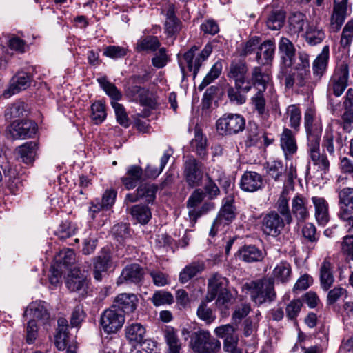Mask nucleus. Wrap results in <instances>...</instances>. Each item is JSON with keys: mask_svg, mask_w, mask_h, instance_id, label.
Segmentation results:
<instances>
[{"mask_svg": "<svg viewBox=\"0 0 353 353\" xmlns=\"http://www.w3.org/2000/svg\"><path fill=\"white\" fill-rule=\"evenodd\" d=\"M157 188L154 184L144 183L137 188V194L140 199H145V202L153 203L156 198Z\"/></svg>", "mask_w": 353, "mask_h": 353, "instance_id": "603ef678", "label": "nucleus"}, {"mask_svg": "<svg viewBox=\"0 0 353 353\" xmlns=\"http://www.w3.org/2000/svg\"><path fill=\"white\" fill-rule=\"evenodd\" d=\"M305 16L301 12L293 13L289 18L290 30L292 34H298L303 30Z\"/></svg>", "mask_w": 353, "mask_h": 353, "instance_id": "864d4df0", "label": "nucleus"}, {"mask_svg": "<svg viewBox=\"0 0 353 353\" xmlns=\"http://www.w3.org/2000/svg\"><path fill=\"white\" fill-rule=\"evenodd\" d=\"M101 88L105 91L111 99L118 101L121 99L122 94L117 88L114 84L110 82L106 77H100L97 79Z\"/></svg>", "mask_w": 353, "mask_h": 353, "instance_id": "8fccbe9b", "label": "nucleus"}, {"mask_svg": "<svg viewBox=\"0 0 353 353\" xmlns=\"http://www.w3.org/2000/svg\"><path fill=\"white\" fill-rule=\"evenodd\" d=\"M137 303L138 299L134 294L121 293L115 297L112 306L123 314H128L137 309Z\"/></svg>", "mask_w": 353, "mask_h": 353, "instance_id": "6ab92c4d", "label": "nucleus"}, {"mask_svg": "<svg viewBox=\"0 0 353 353\" xmlns=\"http://www.w3.org/2000/svg\"><path fill=\"white\" fill-rule=\"evenodd\" d=\"M152 301L156 306L170 304L173 301V296L170 292L158 291L153 294Z\"/></svg>", "mask_w": 353, "mask_h": 353, "instance_id": "0e129e2a", "label": "nucleus"}, {"mask_svg": "<svg viewBox=\"0 0 353 353\" xmlns=\"http://www.w3.org/2000/svg\"><path fill=\"white\" fill-rule=\"evenodd\" d=\"M310 64L309 55L303 51L298 53V62L290 68V72L294 74L295 83L299 87L309 85L310 79Z\"/></svg>", "mask_w": 353, "mask_h": 353, "instance_id": "0eeeda50", "label": "nucleus"}, {"mask_svg": "<svg viewBox=\"0 0 353 353\" xmlns=\"http://www.w3.org/2000/svg\"><path fill=\"white\" fill-rule=\"evenodd\" d=\"M169 61V57L167 54L166 48H159V51L155 53L152 59V65L157 68H163Z\"/></svg>", "mask_w": 353, "mask_h": 353, "instance_id": "e2e57ef3", "label": "nucleus"}, {"mask_svg": "<svg viewBox=\"0 0 353 353\" xmlns=\"http://www.w3.org/2000/svg\"><path fill=\"white\" fill-rule=\"evenodd\" d=\"M112 265L110 252L103 250L94 261V278L97 281L102 279V272H107Z\"/></svg>", "mask_w": 353, "mask_h": 353, "instance_id": "393cba45", "label": "nucleus"}, {"mask_svg": "<svg viewBox=\"0 0 353 353\" xmlns=\"http://www.w3.org/2000/svg\"><path fill=\"white\" fill-rule=\"evenodd\" d=\"M243 288L248 291L251 299L256 305L271 302L276 298L274 281L271 278H263L245 283Z\"/></svg>", "mask_w": 353, "mask_h": 353, "instance_id": "f03ea898", "label": "nucleus"}, {"mask_svg": "<svg viewBox=\"0 0 353 353\" xmlns=\"http://www.w3.org/2000/svg\"><path fill=\"white\" fill-rule=\"evenodd\" d=\"M125 323V316L111 306L105 310L101 315L100 325L107 334L116 333Z\"/></svg>", "mask_w": 353, "mask_h": 353, "instance_id": "1a4fd4ad", "label": "nucleus"}, {"mask_svg": "<svg viewBox=\"0 0 353 353\" xmlns=\"http://www.w3.org/2000/svg\"><path fill=\"white\" fill-rule=\"evenodd\" d=\"M232 199H227L214 220L210 231V235L214 236L217 230L222 226L230 224L235 218L234 207Z\"/></svg>", "mask_w": 353, "mask_h": 353, "instance_id": "2eb2a0df", "label": "nucleus"}, {"mask_svg": "<svg viewBox=\"0 0 353 353\" xmlns=\"http://www.w3.org/2000/svg\"><path fill=\"white\" fill-rule=\"evenodd\" d=\"M196 314L198 317L205 322L206 324H210L212 323L216 316L211 308H210L207 304L202 302L198 307Z\"/></svg>", "mask_w": 353, "mask_h": 353, "instance_id": "bf43d9fd", "label": "nucleus"}, {"mask_svg": "<svg viewBox=\"0 0 353 353\" xmlns=\"http://www.w3.org/2000/svg\"><path fill=\"white\" fill-rule=\"evenodd\" d=\"M263 138L266 145H269L270 142H268L267 137L263 131L259 129L256 123H249L247 134V143L248 145H256L261 139Z\"/></svg>", "mask_w": 353, "mask_h": 353, "instance_id": "de8ad7c7", "label": "nucleus"}, {"mask_svg": "<svg viewBox=\"0 0 353 353\" xmlns=\"http://www.w3.org/2000/svg\"><path fill=\"white\" fill-rule=\"evenodd\" d=\"M18 157L26 163L31 164L35 159L37 144L34 141L26 142L17 148Z\"/></svg>", "mask_w": 353, "mask_h": 353, "instance_id": "c9c22d12", "label": "nucleus"}, {"mask_svg": "<svg viewBox=\"0 0 353 353\" xmlns=\"http://www.w3.org/2000/svg\"><path fill=\"white\" fill-rule=\"evenodd\" d=\"M191 148L201 159H205L207 156V139L199 130L195 132Z\"/></svg>", "mask_w": 353, "mask_h": 353, "instance_id": "37998d69", "label": "nucleus"}, {"mask_svg": "<svg viewBox=\"0 0 353 353\" xmlns=\"http://www.w3.org/2000/svg\"><path fill=\"white\" fill-rule=\"evenodd\" d=\"M176 8L172 3H170L166 10L165 21V31L168 36H174L177 34L181 28V23L175 15Z\"/></svg>", "mask_w": 353, "mask_h": 353, "instance_id": "7c9ffc66", "label": "nucleus"}, {"mask_svg": "<svg viewBox=\"0 0 353 353\" xmlns=\"http://www.w3.org/2000/svg\"><path fill=\"white\" fill-rule=\"evenodd\" d=\"M286 168L281 161H273L268 165V174L275 181L281 180V176L285 174Z\"/></svg>", "mask_w": 353, "mask_h": 353, "instance_id": "6e6d98bb", "label": "nucleus"}, {"mask_svg": "<svg viewBox=\"0 0 353 353\" xmlns=\"http://www.w3.org/2000/svg\"><path fill=\"white\" fill-rule=\"evenodd\" d=\"M340 203L353 210V188H345L339 193Z\"/></svg>", "mask_w": 353, "mask_h": 353, "instance_id": "774afa93", "label": "nucleus"}, {"mask_svg": "<svg viewBox=\"0 0 353 353\" xmlns=\"http://www.w3.org/2000/svg\"><path fill=\"white\" fill-rule=\"evenodd\" d=\"M353 39V21L350 20L347 22L343 28L341 38V45L345 48L351 43Z\"/></svg>", "mask_w": 353, "mask_h": 353, "instance_id": "69168bd1", "label": "nucleus"}, {"mask_svg": "<svg viewBox=\"0 0 353 353\" xmlns=\"http://www.w3.org/2000/svg\"><path fill=\"white\" fill-rule=\"evenodd\" d=\"M307 152L310 160L313 162L314 165L317 166L319 170L324 174L329 170L330 162L327 157L320 152V139L319 133L309 135Z\"/></svg>", "mask_w": 353, "mask_h": 353, "instance_id": "6e6552de", "label": "nucleus"}, {"mask_svg": "<svg viewBox=\"0 0 353 353\" xmlns=\"http://www.w3.org/2000/svg\"><path fill=\"white\" fill-rule=\"evenodd\" d=\"M214 205L213 203L208 202L204 203L199 209H192L188 211L190 220L192 223H195L198 218L203 214L207 213L211 210L214 209Z\"/></svg>", "mask_w": 353, "mask_h": 353, "instance_id": "680f3d73", "label": "nucleus"}, {"mask_svg": "<svg viewBox=\"0 0 353 353\" xmlns=\"http://www.w3.org/2000/svg\"><path fill=\"white\" fill-rule=\"evenodd\" d=\"M164 339L168 346V353H180L181 345L173 327H168L165 330Z\"/></svg>", "mask_w": 353, "mask_h": 353, "instance_id": "79ce46f5", "label": "nucleus"}, {"mask_svg": "<svg viewBox=\"0 0 353 353\" xmlns=\"http://www.w3.org/2000/svg\"><path fill=\"white\" fill-rule=\"evenodd\" d=\"M204 165L193 156H188L183 163V176L187 184L194 188L201 185Z\"/></svg>", "mask_w": 353, "mask_h": 353, "instance_id": "423d86ee", "label": "nucleus"}, {"mask_svg": "<svg viewBox=\"0 0 353 353\" xmlns=\"http://www.w3.org/2000/svg\"><path fill=\"white\" fill-rule=\"evenodd\" d=\"M347 0H334L330 24L331 32H336L341 29L347 15Z\"/></svg>", "mask_w": 353, "mask_h": 353, "instance_id": "aec40b11", "label": "nucleus"}, {"mask_svg": "<svg viewBox=\"0 0 353 353\" xmlns=\"http://www.w3.org/2000/svg\"><path fill=\"white\" fill-rule=\"evenodd\" d=\"M161 46V42L157 37L147 36L141 38L137 43V50L139 52L141 51H150L154 52Z\"/></svg>", "mask_w": 353, "mask_h": 353, "instance_id": "49530a36", "label": "nucleus"}, {"mask_svg": "<svg viewBox=\"0 0 353 353\" xmlns=\"http://www.w3.org/2000/svg\"><path fill=\"white\" fill-rule=\"evenodd\" d=\"M212 51V46L210 43L206 44L200 52H199L198 46H192L179 59L182 72H184V68L186 66L188 70L192 72L193 77L195 78L203 62L208 59Z\"/></svg>", "mask_w": 353, "mask_h": 353, "instance_id": "7ed1b4c3", "label": "nucleus"}, {"mask_svg": "<svg viewBox=\"0 0 353 353\" xmlns=\"http://www.w3.org/2000/svg\"><path fill=\"white\" fill-rule=\"evenodd\" d=\"M348 77V64L345 61H341L330 81L329 90L336 97L341 96L347 85Z\"/></svg>", "mask_w": 353, "mask_h": 353, "instance_id": "9d476101", "label": "nucleus"}, {"mask_svg": "<svg viewBox=\"0 0 353 353\" xmlns=\"http://www.w3.org/2000/svg\"><path fill=\"white\" fill-rule=\"evenodd\" d=\"M325 37V34L317 22L308 23L305 32L306 42L310 46L321 43Z\"/></svg>", "mask_w": 353, "mask_h": 353, "instance_id": "2f4dec72", "label": "nucleus"}, {"mask_svg": "<svg viewBox=\"0 0 353 353\" xmlns=\"http://www.w3.org/2000/svg\"><path fill=\"white\" fill-rule=\"evenodd\" d=\"M26 105L23 101H17L6 111L7 119L21 117L26 114Z\"/></svg>", "mask_w": 353, "mask_h": 353, "instance_id": "4d7b16f0", "label": "nucleus"}, {"mask_svg": "<svg viewBox=\"0 0 353 353\" xmlns=\"http://www.w3.org/2000/svg\"><path fill=\"white\" fill-rule=\"evenodd\" d=\"M8 134L13 139H26L36 134L37 124L32 121H14L8 128Z\"/></svg>", "mask_w": 353, "mask_h": 353, "instance_id": "4468645a", "label": "nucleus"}, {"mask_svg": "<svg viewBox=\"0 0 353 353\" xmlns=\"http://www.w3.org/2000/svg\"><path fill=\"white\" fill-rule=\"evenodd\" d=\"M144 276L143 269L137 263L128 265L122 270L117 280L118 284L130 282L135 284L140 283Z\"/></svg>", "mask_w": 353, "mask_h": 353, "instance_id": "412c9836", "label": "nucleus"}, {"mask_svg": "<svg viewBox=\"0 0 353 353\" xmlns=\"http://www.w3.org/2000/svg\"><path fill=\"white\" fill-rule=\"evenodd\" d=\"M275 50L276 45L274 40L264 41L258 48L256 52V59L258 63L261 65L271 63L274 57Z\"/></svg>", "mask_w": 353, "mask_h": 353, "instance_id": "5701e85b", "label": "nucleus"}, {"mask_svg": "<svg viewBox=\"0 0 353 353\" xmlns=\"http://www.w3.org/2000/svg\"><path fill=\"white\" fill-rule=\"evenodd\" d=\"M130 212L132 217L142 225L148 223L152 217L151 210L146 205H133L130 208Z\"/></svg>", "mask_w": 353, "mask_h": 353, "instance_id": "c03bdc74", "label": "nucleus"}, {"mask_svg": "<svg viewBox=\"0 0 353 353\" xmlns=\"http://www.w3.org/2000/svg\"><path fill=\"white\" fill-rule=\"evenodd\" d=\"M88 284L87 274L79 268L71 270L65 280V285L68 290L79 293L82 297L87 294Z\"/></svg>", "mask_w": 353, "mask_h": 353, "instance_id": "f8f14e48", "label": "nucleus"}, {"mask_svg": "<svg viewBox=\"0 0 353 353\" xmlns=\"http://www.w3.org/2000/svg\"><path fill=\"white\" fill-rule=\"evenodd\" d=\"M285 222L284 217L282 218L276 211H271L264 215L261 228L264 234L275 237L281 234Z\"/></svg>", "mask_w": 353, "mask_h": 353, "instance_id": "ddd939ff", "label": "nucleus"}, {"mask_svg": "<svg viewBox=\"0 0 353 353\" xmlns=\"http://www.w3.org/2000/svg\"><path fill=\"white\" fill-rule=\"evenodd\" d=\"M220 345V342L212 338L208 331L199 330L192 333L190 346L196 353H214Z\"/></svg>", "mask_w": 353, "mask_h": 353, "instance_id": "20e7f679", "label": "nucleus"}, {"mask_svg": "<svg viewBox=\"0 0 353 353\" xmlns=\"http://www.w3.org/2000/svg\"><path fill=\"white\" fill-rule=\"evenodd\" d=\"M248 67L243 61L231 63L228 77L233 81L237 88H243L245 92H250L252 85L248 78Z\"/></svg>", "mask_w": 353, "mask_h": 353, "instance_id": "9b49d317", "label": "nucleus"}, {"mask_svg": "<svg viewBox=\"0 0 353 353\" xmlns=\"http://www.w3.org/2000/svg\"><path fill=\"white\" fill-rule=\"evenodd\" d=\"M106 115L105 105L101 101H98L92 104L90 118L94 124L101 123Z\"/></svg>", "mask_w": 353, "mask_h": 353, "instance_id": "3c124183", "label": "nucleus"}, {"mask_svg": "<svg viewBox=\"0 0 353 353\" xmlns=\"http://www.w3.org/2000/svg\"><path fill=\"white\" fill-rule=\"evenodd\" d=\"M111 105L114 110L118 123L122 126L128 128L130 125V121L123 105L117 101H112Z\"/></svg>", "mask_w": 353, "mask_h": 353, "instance_id": "13d9d810", "label": "nucleus"}, {"mask_svg": "<svg viewBox=\"0 0 353 353\" xmlns=\"http://www.w3.org/2000/svg\"><path fill=\"white\" fill-rule=\"evenodd\" d=\"M127 54V50L125 48L117 46H109L104 50L103 54L112 59H119L123 57Z\"/></svg>", "mask_w": 353, "mask_h": 353, "instance_id": "338daca9", "label": "nucleus"}, {"mask_svg": "<svg viewBox=\"0 0 353 353\" xmlns=\"http://www.w3.org/2000/svg\"><path fill=\"white\" fill-rule=\"evenodd\" d=\"M204 269V265L201 262H192L186 265L179 274V281L185 283L190 279L201 272Z\"/></svg>", "mask_w": 353, "mask_h": 353, "instance_id": "ea45409f", "label": "nucleus"}, {"mask_svg": "<svg viewBox=\"0 0 353 353\" xmlns=\"http://www.w3.org/2000/svg\"><path fill=\"white\" fill-rule=\"evenodd\" d=\"M172 154V150H168L165 151L163 156L161 157L159 165L158 166L153 164L148 165L145 169V176L149 178L157 177L162 172Z\"/></svg>", "mask_w": 353, "mask_h": 353, "instance_id": "a19ab883", "label": "nucleus"}, {"mask_svg": "<svg viewBox=\"0 0 353 353\" xmlns=\"http://www.w3.org/2000/svg\"><path fill=\"white\" fill-rule=\"evenodd\" d=\"M329 59V47L325 46L321 52L316 57L312 63L314 81H319L324 74Z\"/></svg>", "mask_w": 353, "mask_h": 353, "instance_id": "c85d7f7f", "label": "nucleus"}, {"mask_svg": "<svg viewBox=\"0 0 353 353\" xmlns=\"http://www.w3.org/2000/svg\"><path fill=\"white\" fill-rule=\"evenodd\" d=\"M26 316H30L33 319L41 321L46 323L50 319V314L48 311L46 304L42 301L31 303L25 311Z\"/></svg>", "mask_w": 353, "mask_h": 353, "instance_id": "a878e982", "label": "nucleus"}, {"mask_svg": "<svg viewBox=\"0 0 353 353\" xmlns=\"http://www.w3.org/2000/svg\"><path fill=\"white\" fill-rule=\"evenodd\" d=\"M281 147L287 157L296 152L297 145L293 132L288 128H285L280 137Z\"/></svg>", "mask_w": 353, "mask_h": 353, "instance_id": "f704fd0d", "label": "nucleus"}, {"mask_svg": "<svg viewBox=\"0 0 353 353\" xmlns=\"http://www.w3.org/2000/svg\"><path fill=\"white\" fill-rule=\"evenodd\" d=\"M223 65L220 61H217L211 68L209 72L205 75L201 84L199 85L198 89L203 90L206 86L212 83L221 74Z\"/></svg>", "mask_w": 353, "mask_h": 353, "instance_id": "09e8293b", "label": "nucleus"}, {"mask_svg": "<svg viewBox=\"0 0 353 353\" xmlns=\"http://www.w3.org/2000/svg\"><path fill=\"white\" fill-rule=\"evenodd\" d=\"M311 201L314 207V216L319 225H325L330 219L329 204L325 198L315 196Z\"/></svg>", "mask_w": 353, "mask_h": 353, "instance_id": "b1692460", "label": "nucleus"}, {"mask_svg": "<svg viewBox=\"0 0 353 353\" xmlns=\"http://www.w3.org/2000/svg\"><path fill=\"white\" fill-rule=\"evenodd\" d=\"M289 191L287 188H284L277 200L276 208L278 213L284 217L285 223L290 224L293 218L291 214V210L288 204L290 197L288 196Z\"/></svg>", "mask_w": 353, "mask_h": 353, "instance_id": "473e14b6", "label": "nucleus"}, {"mask_svg": "<svg viewBox=\"0 0 353 353\" xmlns=\"http://www.w3.org/2000/svg\"><path fill=\"white\" fill-rule=\"evenodd\" d=\"M291 214L298 223H303L310 216L308 200L302 194H296L291 202Z\"/></svg>", "mask_w": 353, "mask_h": 353, "instance_id": "a211bd4d", "label": "nucleus"}, {"mask_svg": "<svg viewBox=\"0 0 353 353\" xmlns=\"http://www.w3.org/2000/svg\"><path fill=\"white\" fill-rule=\"evenodd\" d=\"M270 74L268 71H263L259 66L254 67L252 70V83L258 92H264L267 84L270 81Z\"/></svg>", "mask_w": 353, "mask_h": 353, "instance_id": "72a5a7b5", "label": "nucleus"}, {"mask_svg": "<svg viewBox=\"0 0 353 353\" xmlns=\"http://www.w3.org/2000/svg\"><path fill=\"white\" fill-rule=\"evenodd\" d=\"M285 19V12L283 10H273L267 18L266 26L272 30H278L283 27Z\"/></svg>", "mask_w": 353, "mask_h": 353, "instance_id": "a18cd8bd", "label": "nucleus"}, {"mask_svg": "<svg viewBox=\"0 0 353 353\" xmlns=\"http://www.w3.org/2000/svg\"><path fill=\"white\" fill-rule=\"evenodd\" d=\"M238 256L240 259L248 263L260 261L263 259L261 250L254 245L243 246L239 250Z\"/></svg>", "mask_w": 353, "mask_h": 353, "instance_id": "4c0bfd02", "label": "nucleus"}, {"mask_svg": "<svg viewBox=\"0 0 353 353\" xmlns=\"http://www.w3.org/2000/svg\"><path fill=\"white\" fill-rule=\"evenodd\" d=\"M279 54L280 56V72L278 75L284 79L287 88H292L295 83L294 74L290 72L296 61V48L294 43L287 37H282L279 41Z\"/></svg>", "mask_w": 353, "mask_h": 353, "instance_id": "f257e3e1", "label": "nucleus"}, {"mask_svg": "<svg viewBox=\"0 0 353 353\" xmlns=\"http://www.w3.org/2000/svg\"><path fill=\"white\" fill-rule=\"evenodd\" d=\"M143 175V169L139 165H130L126 170L125 176L121 180L127 190L134 188L137 183L142 179Z\"/></svg>", "mask_w": 353, "mask_h": 353, "instance_id": "cd10ccee", "label": "nucleus"}, {"mask_svg": "<svg viewBox=\"0 0 353 353\" xmlns=\"http://www.w3.org/2000/svg\"><path fill=\"white\" fill-rule=\"evenodd\" d=\"M245 92L243 88H237L234 85V87L229 86L227 90V94L230 101L238 105L243 104L246 101Z\"/></svg>", "mask_w": 353, "mask_h": 353, "instance_id": "5fc2aeb1", "label": "nucleus"}, {"mask_svg": "<svg viewBox=\"0 0 353 353\" xmlns=\"http://www.w3.org/2000/svg\"><path fill=\"white\" fill-rule=\"evenodd\" d=\"M292 277V268L290 264L285 261H282L279 263L272 271V278H271L273 281L274 280L281 282L282 283H285L288 282Z\"/></svg>", "mask_w": 353, "mask_h": 353, "instance_id": "e433bc0d", "label": "nucleus"}, {"mask_svg": "<svg viewBox=\"0 0 353 353\" xmlns=\"http://www.w3.org/2000/svg\"><path fill=\"white\" fill-rule=\"evenodd\" d=\"M245 125L244 117L239 114L228 113L221 117L216 123L219 134L232 135L242 132Z\"/></svg>", "mask_w": 353, "mask_h": 353, "instance_id": "39448f33", "label": "nucleus"}, {"mask_svg": "<svg viewBox=\"0 0 353 353\" xmlns=\"http://www.w3.org/2000/svg\"><path fill=\"white\" fill-rule=\"evenodd\" d=\"M55 261L57 263L68 266L74 263L75 261V254L72 250L66 249L59 252L55 256Z\"/></svg>", "mask_w": 353, "mask_h": 353, "instance_id": "052dcab7", "label": "nucleus"}, {"mask_svg": "<svg viewBox=\"0 0 353 353\" xmlns=\"http://www.w3.org/2000/svg\"><path fill=\"white\" fill-rule=\"evenodd\" d=\"M251 104L263 121H266L269 117V111L266 108V101L264 98L263 92H257L251 98Z\"/></svg>", "mask_w": 353, "mask_h": 353, "instance_id": "58836bf2", "label": "nucleus"}, {"mask_svg": "<svg viewBox=\"0 0 353 353\" xmlns=\"http://www.w3.org/2000/svg\"><path fill=\"white\" fill-rule=\"evenodd\" d=\"M239 185L243 192H256L261 190L264 185L263 177L256 172L245 171L241 176Z\"/></svg>", "mask_w": 353, "mask_h": 353, "instance_id": "f3484780", "label": "nucleus"}, {"mask_svg": "<svg viewBox=\"0 0 353 353\" xmlns=\"http://www.w3.org/2000/svg\"><path fill=\"white\" fill-rule=\"evenodd\" d=\"M330 257H325L320 268L321 285L324 290H327L333 284V264Z\"/></svg>", "mask_w": 353, "mask_h": 353, "instance_id": "c756f323", "label": "nucleus"}, {"mask_svg": "<svg viewBox=\"0 0 353 353\" xmlns=\"http://www.w3.org/2000/svg\"><path fill=\"white\" fill-rule=\"evenodd\" d=\"M125 334L128 341L134 345L141 344L147 338L146 330L140 323L128 324L125 327Z\"/></svg>", "mask_w": 353, "mask_h": 353, "instance_id": "4be33fe9", "label": "nucleus"}, {"mask_svg": "<svg viewBox=\"0 0 353 353\" xmlns=\"http://www.w3.org/2000/svg\"><path fill=\"white\" fill-rule=\"evenodd\" d=\"M228 280L219 274H214L208 280V290L207 299L208 301H212L216 295L227 290Z\"/></svg>", "mask_w": 353, "mask_h": 353, "instance_id": "bb28decb", "label": "nucleus"}, {"mask_svg": "<svg viewBox=\"0 0 353 353\" xmlns=\"http://www.w3.org/2000/svg\"><path fill=\"white\" fill-rule=\"evenodd\" d=\"M32 77L27 72L21 71L17 72L11 79L8 89L5 90L3 95L9 98L21 90L27 89L31 83Z\"/></svg>", "mask_w": 353, "mask_h": 353, "instance_id": "dca6fc26", "label": "nucleus"}]
</instances>
